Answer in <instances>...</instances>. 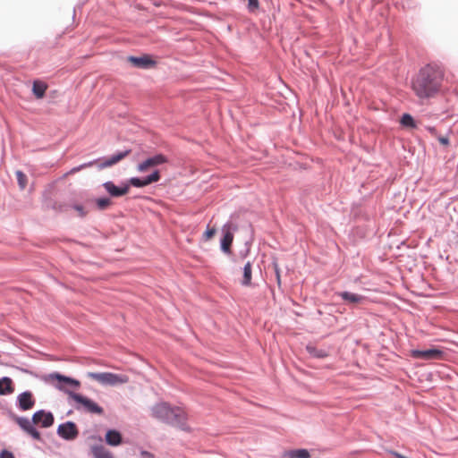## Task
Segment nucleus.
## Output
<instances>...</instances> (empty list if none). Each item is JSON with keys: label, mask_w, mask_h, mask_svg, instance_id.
Listing matches in <instances>:
<instances>
[{"label": "nucleus", "mask_w": 458, "mask_h": 458, "mask_svg": "<svg viewBox=\"0 0 458 458\" xmlns=\"http://www.w3.org/2000/svg\"><path fill=\"white\" fill-rule=\"evenodd\" d=\"M15 175L20 189L24 190L27 186V175L21 170H17Z\"/></svg>", "instance_id": "bb28decb"}, {"label": "nucleus", "mask_w": 458, "mask_h": 458, "mask_svg": "<svg viewBox=\"0 0 458 458\" xmlns=\"http://www.w3.org/2000/svg\"><path fill=\"white\" fill-rule=\"evenodd\" d=\"M336 294L339 297H341V299L346 303H360L365 300L364 296L358 293H350L347 291L340 292L337 293Z\"/></svg>", "instance_id": "a211bd4d"}, {"label": "nucleus", "mask_w": 458, "mask_h": 458, "mask_svg": "<svg viewBox=\"0 0 458 458\" xmlns=\"http://www.w3.org/2000/svg\"><path fill=\"white\" fill-rule=\"evenodd\" d=\"M72 208L76 210L79 213V216L81 217H84L87 215V211L85 210L84 207L81 204H74L72 206Z\"/></svg>", "instance_id": "c85d7f7f"}, {"label": "nucleus", "mask_w": 458, "mask_h": 458, "mask_svg": "<svg viewBox=\"0 0 458 458\" xmlns=\"http://www.w3.org/2000/svg\"><path fill=\"white\" fill-rule=\"evenodd\" d=\"M98 210H106L112 205V201L107 197L98 198L95 199Z\"/></svg>", "instance_id": "393cba45"}, {"label": "nucleus", "mask_w": 458, "mask_h": 458, "mask_svg": "<svg viewBox=\"0 0 458 458\" xmlns=\"http://www.w3.org/2000/svg\"><path fill=\"white\" fill-rule=\"evenodd\" d=\"M168 161L167 157L163 154H157L152 157H148L143 162L138 165V171L144 172L148 167L157 166L159 165L165 164Z\"/></svg>", "instance_id": "4468645a"}, {"label": "nucleus", "mask_w": 458, "mask_h": 458, "mask_svg": "<svg viewBox=\"0 0 458 458\" xmlns=\"http://www.w3.org/2000/svg\"><path fill=\"white\" fill-rule=\"evenodd\" d=\"M275 273H276L277 284H281L280 271H279V267L276 264H275Z\"/></svg>", "instance_id": "2f4dec72"}, {"label": "nucleus", "mask_w": 458, "mask_h": 458, "mask_svg": "<svg viewBox=\"0 0 458 458\" xmlns=\"http://www.w3.org/2000/svg\"><path fill=\"white\" fill-rule=\"evenodd\" d=\"M411 356L416 359H423L426 360H437L443 356V352L437 348H430L427 350H412Z\"/></svg>", "instance_id": "2eb2a0df"}, {"label": "nucleus", "mask_w": 458, "mask_h": 458, "mask_svg": "<svg viewBox=\"0 0 458 458\" xmlns=\"http://www.w3.org/2000/svg\"><path fill=\"white\" fill-rule=\"evenodd\" d=\"M389 454H390L393 457H394V458H407V457H405L404 455H403V454H399V453H398V452H396V451H389Z\"/></svg>", "instance_id": "72a5a7b5"}, {"label": "nucleus", "mask_w": 458, "mask_h": 458, "mask_svg": "<svg viewBox=\"0 0 458 458\" xmlns=\"http://www.w3.org/2000/svg\"><path fill=\"white\" fill-rule=\"evenodd\" d=\"M131 153V149H125L123 151H119L108 157H105L101 162L98 163V160H93L89 161L88 163H84L79 166L73 167L71 172L75 173L79 172L83 168L92 166L94 164L98 163V166L99 169H104L106 167L111 166L122 159H123L125 157H127Z\"/></svg>", "instance_id": "20e7f679"}, {"label": "nucleus", "mask_w": 458, "mask_h": 458, "mask_svg": "<svg viewBox=\"0 0 458 458\" xmlns=\"http://www.w3.org/2000/svg\"><path fill=\"white\" fill-rule=\"evenodd\" d=\"M14 391L13 383L11 377H3L0 378V395H8Z\"/></svg>", "instance_id": "6ab92c4d"}, {"label": "nucleus", "mask_w": 458, "mask_h": 458, "mask_svg": "<svg viewBox=\"0 0 458 458\" xmlns=\"http://www.w3.org/2000/svg\"><path fill=\"white\" fill-rule=\"evenodd\" d=\"M51 378H55L58 381V384L55 386H63L64 388L65 385L74 387L75 389H78L81 386V383L79 380L62 375L60 373L55 372L50 374Z\"/></svg>", "instance_id": "dca6fc26"}, {"label": "nucleus", "mask_w": 458, "mask_h": 458, "mask_svg": "<svg viewBox=\"0 0 458 458\" xmlns=\"http://www.w3.org/2000/svg\"><path fill=\"white\" fill-rule=\"evenodd\" d=\"M161 178L160 172L158 170H155L150 174L143 177H131L129 180H126V183L128 188L130 186H133L136 188H143L154 182H157Z\"/></svg>", "instance_id": "6e6552de"}, {"label": "nucleus", "mask_w": 458, "mask_h": 458, "mask_svg": "<svg viewBox=\"0 0 458 458\" xmlns=\"http://www.w3.org/2000/svg\"><path fill=\"white\" fill-rule=\"evenodd\" d=\"M251 264L248 261L243 267V276L242 280L241 282L242 285L249 286L251 284Z\"/></svg>", "instance_id": "4be33fe9"}, {"label": "nucleus", "mask_w": 458, "mask_h": 458, "mask_svg": "<svg viewBox=\"0 0 458 458\" xmlns=\"http://www.w3.org/2000/svg\"><path fill=\"white\" fill-rule=\"evenodd\" d=\"M127 61L135 68L142 70H149L157 65V61L149 55H142L140 56L129 55Z\"/></svg>", "instance_id": "9d476101"}, {"label": "nucleus", "mask_w": 458, "mask_h": 458, "mask_svg": "<svg viewBox=\"0 0 458 458\" xmlns=\"http://www.w3.org/2000/svg\"><path fill=\"white\" fill-rule=\"evenodd\" d=\"M443 71L434 64L421 67L411 81V89L420 99L433 98L441 89Z\"/></svg>", "instance_id": "f257e3e1"}, {"label": "nucleus", "mask_w": 458, "mask_h": 458, "mask_svg": "<svg viewBox=\"0 0 458 458\" xmlns=\"http://www.w3.org/2000/svg\"><path fill=\"white\" fill-rule=\"evenodd\" d=\"M238 230V225L232 222L225 223L222 227L223 238L220 242L221 250L230 253V247L233 241V233Z\"/></svg>", "instance_id": "0eeeda50"}, {"label": "nucleus", "mask_w": 458, "mask_h": 458, "mask_svg": "<svg viewBox=\"0 0 458 458\" xmlns=\"http://www.w3.org/2000/svg\"><path fill=\"white\" fill-rule=\"evenodd\" d=\"M306 350L309 354L314 358L323 359L327 356V352L323 349H318L316 346L308 344Z\"/></svg>", "instance_id": "5701e85b"}, {"label": "nucleus", "mask_w": 458, "mask_h": 458, "mask_svg": "<svg viewBox=\"0 0 458 458\" xmlns=\"http://www.w3.org/2000/svg\"><path fill=\"white\" fill-rule=\"evenodd\" d=\"M0 458H15L13 454L7 450H3L0 453Z\"/></svg>", "instance_id": "7c9ffc66"}, {"label": "nucleus", "mask_w": 458, "mask_h": 458, "mask_svg": "<svg viewBox=\"0 0 458 458\" xmlns=\"http://www.w3.org/2000/svg\"><path fill=\"white\" fill-rule=\"evenodd\" d=\"M56 388L65 393L68 395L69 401L72 400L75 402V410L91 414L102 415L104 413V409L93 400L64 388L63 386H57Z\"/></svg>", "instance_id": "7ed1b4c3"}, {"label": "nucleus", "mask_w": 458, "mask_h": 458, "mask_svg": "<svg viewBox=\"0 0 458 458\" xmlns=\"http://www.w3.org/2000/svg\"><path fill=\"white\" fill-rule=\"evenodd\" d=\"M140 455L141 458H154V455L148 451H141Z\"/></svg>", "instance_id": "473e14b6"}, {"label": "nucleus", "mask_w": 458, "mask_h": 458, "mask_svg": "<svg viewBox=\"0 0 458 458\" xmlns=\"http://www.w3.org/2000/svg\"><path fill=\"white\" fill-rule=\"evenodd\" d=\"M47 85L41 81H34L32 85V92L37 98H42L45 96Z\"/></svg>", "instance_id": "412c9836"}, {"label": "nucleus", "mask_w": 458, "mask_h": 458, "mask_svg": "<svg viewBox=\"0 0 458 458\" xmlns=\"http://www.w3.org/2000/svg\"><path fill=\"white\" fill-rule=\"evenodd\" d=\"M215 233H216V229L215 228L208 227V229L204 233L203 237H204L205 240H209L211 237H213V235Z\"/></svg>", "instance_id": "c756f323"}, {"label": "nucleus", "mask_w": 458, "mask_h": 458, "mask_svg": "<svg viewBox=\"0 0 458 458\" xmlns=\"http://www.w3.org/2000/svg\"><path fill=\"white\" fill-rule=\"evenodd\" d=\"M428 130L434 134L436 132V129L434 127H428Z\"/></svg>", "instance_id": "c9c22d12"}, {"label": "nucleus", "mask_w": 458, "mask_h": 458, "mask_svg": "<svg viewBox=\"0 0 458 458\" xmlns=\"http://www.w3.org/2000/svg\"><path fill=\"white\" fill-rule=\"evenodd\" d=\"M88 377L105 386L125 384L129 380L128 377L125 375H119L112 372H89Z\"/></svg>", "instance_id": "39448f33"}, {"label": "nucleus", "mask_w": 458, "mask_h": 458, "mask_svg": "<svg viewBox=\"0 0 458 458\" xmlns=\"http://www.w3.org/2000/svg\"><path fill=\"white\" fill-rule=\"evenodd\" d=\"M288 458H310V453L306 449H294L287 452Z\"/></svg>", "instance_id": "b1692460"}, {"label": "nucleus", "mask_w": 458, "mask_h": 458, "mask_svg": "<svg viewBox=\"0 0 458 458\" xmlns=\"http://www.w3.org/2000/svg\"><path fill=\"white\" fill-rule=\"evenodd\" d=\"M400 123L403 126L408 127V128H415L416 123L413 119V117L410 114H403L401 117Z\"/></svg>", "instance_id": "a878e982"}, {"label": "nucleus", "mask_w": 458, "mask_h": 458, "mask_svg": "<svg viewBox=\"0 0 458 458\" xmlns=\"http://www.w3.org/2000/svg\"><path fill=\"white\" fill-rule=\"evenodd\" d=\"M56 434L64 440L72 441L78 437L79 429L75 422L69 420L58 426Z\"/></svg>", "instance_id": "1a4fd4ad"}, {"label": "nucleus", "mask_w": 458, "mask_h": 458, "mask_svg": "<svg viewBox=\"0 0 458 458\" xmlns=\"http://www.w3.org/2000/svg\"><path fill=\"white\" fill-rule=\"evenodd\" d=\"M94 458H114L112 453L102 445H96L91 447Z\"/></svg>", "instance_id": "aec40b11"}, {"label": "nucleus", "mask_w": 458, "mask_h": 458, "mask_svg": "<svg viewBox=\"0 0 458 458\" xmlns=\"http://www.w3.org/2000/svg\"><path fill=\"white\" fill-rule=\"evenodd\" d=\"M259 8V0H248L247 9L249 13H255Z\"/></svg>", "instance_id": "cd10ccee"}, {"label": "nucleus", "mask_w": 458, "mask_h": 458, "mask_svg": "<svg viewBox=\"0 0 458 458\" xmlns=\"http://www.w3.org/2000/svg\"><path fill=\"white\" fill-rule=\"evenodd\" d=\"M102 186L112 198H120L129 192V188L125 181L121 182L119 185H115L112 181H107L105 182Z\"/></svg>", "instance_id": "9b49d317"}, {"label": "nucleus", "mask_w": 458, "mask_h": 458, "mask_svg": "<svg viewBox=\"0 0 458 458\" xmlns=\"http://www.w3.org/2000/svg\"><path fill=\"white\" fill-rule=\"evenodd\" d=\"M151 411L153 417L172 426L183 428L186 424V414L180 407L171 406L167 403H160L155 404Z\"/></svg>", "instance_id": "f03ea898"}, {"label": "nucleus", "mask_w": 458, "mask_h": 458, "mask_svg": "<svg viewBox=\"0 0 458 458\" xmlns=\"http://www.w3.org/2000/svg\"><path fill=\"white\" fill-rule=\"evenodd\" d=\"M438 140L443 145H447L449 143V140L445 137H440Z\"/></svg>", "instance_id": "f704fd0d"}, {"label": "nucleus", "mask_w": 458, "mask_h": 458, "mask_svg": "<svg viewBox=\"0 0 458 458\" xmlns=\"http://www.w3.org/2000/svg\"><path fill=\"white\" fill-rule=\"evenodd\" d=\"M10 418L15 421L19 427L29 436L35 440H41V435L39 431L33 426L32 420H30L26 417L18 416L13 412L10 413Z\"/></svg>", "instance_id": "423d86ee"}, {"label": "nucleus", "mask_w": 458, "mask_h": 458, "mask_svg": "<svg viewBox=\"0 0 458 458\" xmlns=\"http://www.w3.org/2000/svg\"><path fill=\"white\" fill-rule=\"evenodd\" d=\"M36 403L35 397L30 391H24L17 395L16 407L21 411H26L34 407Z\"/></svg>", "instance_id": "f8f14e48"}, {"label": "nucleus", "mask_w": 458, "mask_h": 458, "mask_svg": "<svg viewBox=\"0 0 458 458\" xmlns=\"http://www.w3.org/2000/svg\"><path fill=\"white\" fill-rule=\"evenodd\" d=\"M55 419L51 411L39 410L32 415V422L34 424H40L43 428H49L54 424Z\"/></svg>", "instance_id": "ddd939ff"}, {"label": "nucleus", "mask_w": 458, "mask_h": 458, "mask_svg": "<svg viewBox=\"0 0 458 458\" xmlns=\"http://www.w3.org/2000/svg\"><path fill=\"white\" fill-rule=\"evenodd\" d=\"M105 441L108 445L118 446L123 442V437L118 430L108 429L105 436Z\"/></svg>", "instance_id": "f3484780"}]
</instances>
